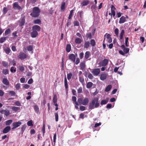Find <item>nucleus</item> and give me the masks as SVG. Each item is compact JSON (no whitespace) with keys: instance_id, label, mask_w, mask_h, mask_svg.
<instances>
[{"instance_id":"1","label":"nucleus","mask_w":146,"mask_h":146,"mask_svg":"<svg viewBox=\"0 0 146 146\" xmlns=\"http://www.w3.org/2000/svg\"><path fill=\"white\" fill-rule=\"evenodd\" d=\"M72 100L74 103H75V108L78 110L79 108L78 106L79 105H82L86 106L89 103V100L88 98L86 97L83 99L82 97H80L78 98L77 101H76V96H73L72 97Z\"/></svg>"},{"instance_id":"2","label":"nucleus","mask_w":146,"mask_h":146,"mask_svg":"<svg viewBox=\"0 0 146 146\" xmlns=\"http://www.w3.org/2000/svg\"><path fill=\"white\" fill-rule=\"evenodd\" d=\"M99 99L98 97H95L90 102L88 106L89 109L92 110L98 108L100 106Z\"/></svg>"},{"instance_id":"3","label":"nucleus","mask_w":146,"mask_h":146,"mask_svg":"<svg viewBox=\"0 0 146 146\" xmlns=\"http://www.w3.org/2000/svg\"><path fill=\"white\" fill-rule=\"evenodd\" d=\"M40 10L39 8L37 7H33L32 9V13H30V15L33 17H37L40 15Z\"/></svg>"},{"instance_id":"4","label":"nucleus","mask_w":146,"mask_h":146,"mask_svg":"<svg viewBox=\"0 0 146 146\" xmlns=\"http://www.w3.org/2000/svg\"><path fill=\"white\" fill-rule=\"evenodd\" d=\"M108 60L106 58H105L102 61L100 62L99 63V67H101L102 66H106L108 63Z\"/></svg>"},{"instance_id":"5","label":"nucleus","mask_w":146,"mask_h":146,"mask_svg":"<svg viewBox=\"0 0 146 146\" xmlns=\"http://www.w3.org/2000/svg\"><path fill=\"white\" fill-rule=\"evenodd\" d=\"M22 124V122L20 121L17 122H14L12 124L13 127L12 128V129L14 130L20 126Z\"/></svg>"},{"instance_id":"6","label":"nucleus","mask_w":146,"mask_h":146,"mask_svg":"<svg viewBox=\"0 0 146 146\" xmlns=\"http://www.w3.org/2000/svg\"><path fill=\"white\" fill-rule=\"evenodd\" d=\"M28 57V56L27 55L22 52H20L18 56L19 58L21 60L27 58Z\"/></svg>"},{"instance_id":"7","label":"nucleus","mask_w":146,"mask_h":146,"mask_svg":"<svg viewBox=\"0 0 146 146\" xmlns=\"http://www.w3.org/2000/svg\"><path fill=\"white\" fill-rule=\"evenodd\" d=\"M100 72V68H94L92 70V73L94 76H97L99 74Z\"/></svg>"},{"instance_id":"8","label":"nucleus","mask_w":146,"mask_h":146,"mask_svg":"<svg viewBox=\"0 0 146 146\" xmlns=\"http://www.w3.org/2000/svg\"><path fill=\"white\" fill-rule=\"evenodd\" d=\"M13 7L15 10H20L22 9V8L18 4V3L17 2H15L13 4Z\"/></svg>"},{"instance_id":"9","label":"nucleus","mask_w":146,"mask_h":146,"mask_svg":"<svg viewBox=\"0 0 146 146\" xmlns=\"http://www.w3.org/2000/svg\"><path fill=\"white\" fill-rule=\"evenodd\" d=\"M0 113L1 114H4V115L6 116H8L10 114V111L8 110H1L0 111Z\"/></svg>"},{"instance_id":"10","label":"nucleus","mask_w":146,"mask_h":146,"mask_svg":"<svg viewBox=\"0 0 146 146\" xmlns=\"http://www.w3.org/2000/svg\"><path fill=\"white\" fill-rule=\"evenodd\" d=\"M68 57L69 59L71 61H72L73 62H75L76 57L74 54H70L68 56Z\"/></svg>"},{"instance_id":"11","label":"nucleus","mask_w":146,"mask_h":146,"mask_svg":"<svg viewBox=\"0 0 146 146\" xmlns=\"http://www.w3.org/2000/svg\"><path fill=\"white\" fill-rule=\"evenodd\" d=\"M121 47L125 53L126 54L129 52V48H125L124 45L123 44L121 45Z\"/></svg>"},{"instance_id":"12","label":"nucleus","mask_w":146,"mask_h":146,"mask_svg":"<svg viewBox=\"0 0 146 146\" xmlns=\"http://www.w3.org/2000/svg\"><path fill=\"white\" fill-rule=\"evenodd\" d=\"M40 27L38 25H35L32 27V30L36 31V32L40 31Z\"/></svg>"},{"instance_id":"13","label":"nucleus","mask_w":146,"mask_h":146,"mask_svg":"<svg viewBox=\"0 0 146 146\" xmlns=\"http://www.w3.org/2000/svg\"><path fill=\"white\" fill-rule=\"evenodd\" d=\"M25 23V18L24 17L21 18L19 21V26L21 27L23 26Z\"/></svg>"},{"instance_id":"14","label":"nucleus","mask_w":146,"mask_h":146,"mask_svg":"<svg viewBox=\"0 0 146 146\" xmlns=\"http://www.w3.org/2000/svg\"><path fill=\"white\" fill-rule=\"evenodd\" d=\"M11 130V127L10 126H7L5 127L3 131V133H8Z\"/></svg>"},{"instance_id":"15","label":"nucleus","mask_w":146,"mask_h":146,"mask_svg":"<svg viewBox=\"0 0 146 146\" xmlns=\"http://www.w3.org/2000/svg\"><path fill=\"white\" fill-rule=\"evenodd\" d=\"M80 69L83 70H85L86 68L85 62L84 61L82 62L80 64Z\"/></svg>"},{"instance_id":"16","label":"nucleus","mask_w":146,"mask_h":146,"mask_svg":"<svg viewBox=\"0 0 146 146\" xmlns=\"http://www.w3.org/2000/svg\"><path fill=\"white\" fill-rule=\"evenodd\" d=\"M107 36H106V38L108 42L109 43H110L112 42V39L111 37V35L109 34H107Z\"/></svg>"},{"instance_id":"17","label":"nucleus","mask_w":146,"mask_h":146,"mask_svg":"<svg viewBox=\"0 0 146 146\" xmlns=\"http://www.w3.org/2000/svg\"><path fill=\"white\" fill-rule=\"evenodd\" d=\"M33 31L31 33V36L32 38H35L38 35V33L36 31L32 30Z\"/></svg>"},{"instance_id":"18","label":"nucleus","mask_w":146,"mask_h":146,"mask_svg":"<svg viewBox=\"0 0 146 146\" xmlns=\"http://www.w3.org/2000/svg\"><path fill=\"white\" fill-rule=\"evenodd\" d=\"M126 21V17L124 16H122L119 19V23L120 24H121L124 23Z\"/></svg>"},{"instance_id":"19","label":"nucleus","mask_w":146,"mask_h":146,"mask_svg":"<svg viewBox=\"0 0 146 146\" xmlns=\"http://www.w3.org/2000/svg\"><path fill=\"white\" fill-rule=\"evenodd\" d=\"M89 2L88 0H84L81 3V5L82 6H85L89 4Z\"/></svg>"},{"instance_id":"20","label":"nucleus","mask_w":146,"mask_h":146,"mask_svg":"<svg viewBox=\"0 0 146 146\" xmlns=\"http://www.w3.org/2000/svg\"><path fill=\"white\" fill-rule=\"evenodd\" d=\"M3 49L4 51L7 54H9L11 50L10 48L8 47H4Z\"/></svg>"},{"instance_id":"21","label":"nucleus","mask_w":146,"mask_h":146,"mask_svg":"<svg viewBox=\"0 0 146 146\" xmlns=\"http://www.w3.org/2000/svg\"><path fill=\"white\" fill-rule=\"evenodd\" d=\"M27 49L29 51H31V53H33V49L32 45H30L27 47Z\"/></svg>"},{"instance_id":"22","label":"nucleus","mask_w":146,"mask_h":146,"mask_svg":"<svg viewBox=\"0 0 146 146\" xmlns=\"http://www.w3.org/2000/svg\"><path fill=\"white\" fill-rule=\"evenodd\" d=\"M107 78V75L106 74H103L101 75L100 76V79L101 80H104Z\"/></svg>"},{"instance_id":"23","label":"nucleus","mask_w":146,"mask_h":146,"mask_svg":"<svg viewBox=\"0 0 146 146\" xmlns=\"http://www.w3.org/2000/svg\"><path fill=\"white\" fill-rule=\"evenodd\" d=\"M2 82L4 84L7 85H8L9 84V82L7 78H3L2 81Z\"/></svg>"},{"instance_id":"24","label":"nucleus","mask_w":146,"mask_h":146,"mask_svg":"<svg viewBox=\"0 0 146 146\" xmlns=\"http://www.w3.org/2000/svg\"><path fill=\"white\" fill-rule=\"evenodd\" d=\"M64 86L65 88V89L66 90H67V89L68 88V84L67 83V81L66 79V76L64 77Z\"/></svg>"},{"instance_id":"25","label":"nucleus","mask_w":146,"mask_h":146,"mask_svg":"<svg viewBox=\"0 0 146 146\" xmlns=\"http://www.w3.org/2000/svg\"><path fill=\"white\" fill-rule=\"evenodd\" d=\"M90 45V43L89 41H86L84 44V48H88Z\"/></svg>"},{"instance_id":"26","label":"nucleus","mask_w":146,"mask_h":146,"mask_svg":"<svg viewBox=\"0 0 146 146\" xmlns=\"http://www.w3.org/2000/svg\"><path fill=\"white\" fill-rule=\"evenodd\" d=\"M108 98H107L106 100H102L100 102V104L102 105L106 104L108 102Z\"/></svg>"},{"instance_id":"27","label":"nucleus","mask_w":146,"mask_h":146,"mask_svg":"<svg viewBox=\"0 0 146 146\" xmlns=\"http://www.w3.org/2000/svg\"><path fill=\"white\" fill-rule=\"evenodd\" d=\"M82 42V40L79 38H76L75 39V42L77 44H80Z\"/></svg>"},{"instance_id":"28","label":"nucleus","mask_w":146,"mask_h":146,"mask_svg":"<svg viewBox=\"0 0 146 146\" xmlns=\"http://www.w3.org/2000/svg\"><path fill=\"white\" fill-rule=\"evenodd\" d=\"M71 49V45L70 44H67L66 46V51L68 52H69Z\"/></svg>"},{"instance_id":"29","label":"nucleus","mask_w":146,"mask_h":146,"mask_svg":"<svg viewBox=\"0 0 146 146\" xmlns=\"http://www.w3.org/2000/svg\"><path fill=\"white\" fill-rule=\"evenodd\" d=\"M11 109L13 111L16 112L20 110V108L15 106H12Z\"/></svg>"},{"instance_id":"30","label":"nucleus","mask_w":146,"mask_h":146,"mask_svg":"<svg viewBox=\"0 0 146 146\" xmlns=\"http://www.w3.org/2000/svg\"><path fill=\"white\" fill-rule=\"evenodd\" d=\"M8 38V37H2L0 38V43H2L4 42L6 39Z\"/></svg>"},{"instance_id":"31","label":"nucleus","mask_w":146,"mask_h":146,"mask_svg":"<svg viewBox=\"0 0 146 146\" xmlns=\"http://www.w3.org/2000/svg\"><path fill=\"white\" fill-rule=\"evenodd\" d=\"M93 85V83L91 82H89L86 84V88H91Z\"/></svg>"},{"instance_id":"32","label":"nucleus","mask_w":146,"mask_h":146,"mask_svg":"<svg viewBox=\"0 0 146 146\" xmlns=\"http://www.w3.org/2000/svg\"><path fill=\"white\" fill-rule=\"evenodd\" d=\"M90 44L92 46H94L96 45V43L94 39H92L90 40Z\"/></svg>"},{"instance_id":"33","label":"nucleus","mask_w":146,"mask_h":146,"mask_svg":"<svg viewBox=\"0 0 146 146\" xmlns=\"http://www.w3.org/2000/svg\"><path fill=\"white\" fill-rule=\"evenodd\" d=\"M65 3L63 2L61 5V9L62 11H64L65 9Z\"/></svg>"},{"instance_id":"34","label":"nucleus","mask_w":146,"mask_h":146,"mask_svg":"<svg viewBox=\"0 0 146 146\" xmlns=\"http://www.w3.org/2000/svg\"><path fill=\"white\" fill-rule=\"evenodd\" d=\"M112 88V86L111 85H108L106 88L105 91L106 92L109 91Z\"/></svg>"},{"instance_id":"35","label":"nucleus","mask_w":146,"mask_h":146,"mask_svg":"<svg viewBox=\"0 0 146 146\" xmlns=\"http://www.w3.org/2000/svg\"><path fill=\"white\" fill-rule=\"evenodd\" d=\"M124 33V31L122 29L121 30L120 34V39L121 40L123 38V36Z\"/></svg>"},{"instance_id":"36","label":"nucleus","mask_w":146,"mask_h":146,"mask_svg":"<svg viewBox=\"0 0 146 146\" xmlns=\"http://www.w3.org/2000/svg\"><path fill=\"white\" fill-rule=\"evenodd\" d=\"M107 33L104 36V40L103 41V48L104 49H105L106 48V44L105 43V40L106 39V35Z\"/></svg>"},{"instance_id":"37","label":"nucleus","mask_w":146,"mask_h":146,"mask_svg":"<svg viewBox=\"0 0 146 146\" xmlns=\"http://www.w3.org/2000/svg\"><path fill=\"white\" fill-rule=\"evenodd\" d=\"M90 52L89 51H86L85 53V58L86 59H88L90 56Z\"/></svg>"},{"instance_id":"38","label":"nucleus","mask_w":146,"mask_h":146,"mask_svg":"<svg viewBox=\"0 0 146 146\" xmlns=\"http://www.w3.org/2000/svg\"><path fill=\"white\" fill-rule=\"evenodd\" d=\"M34 109L35 111L37 113H39V108L38 106L37 105H35L34 107Z\"/></svg>"},{"instance_id":"39","label":"nucleus","mask_w":146,"mask_h":146,"mask_svg":"<svg viewBox=\"0 0 146 146\" xmlns=\"http://www.w3.org/2000/svg\"><path fill=\"white\" fill-rule=\"evenodd\" d=\"M13 122L12 120H9L5 121V125H10Z\"/></svg>"},{"instance_id":"40","label":"nucleus","mask_w":146,"mask_h":146,"mask_svg":"<svg viewBox=\"0 0 146 146\" xmlns=\"http://www.w3.org/2000/svg\"><path fill=\"white\" fill-rule=\"evenodd\" d=\"M11 31L10 29H7L5 32V35H6L10 34L11 33Z\"/></svg>"},{"instance_id":"41","label":"nucleus","mask_w":146,"mask_h":146,"mask_svg":"<svg viewBox=\"0 0 146 146\" xmlns=\"http://www.w3.org/2000/svg\"><path fill=\"white\" fill-rule=\"evenodd\" d=\"M27 127V125L25 124L23 125L22 126V127L21 128V131L23 133Z\"/></svg>"},{"instance_id":"42","label":"nucleus","mask_w":146,"mask_h":146,"mask_svg":"<svg viewBox=\"0 0 146 146\" xmlns=\"http://www.w3.org/2000/svg\"><path fill=\"white\" fill-rule=\"evenodd\" d=\"M10 71L12 72H15L16 71V68L14 66H12L10 69Z\"/></svg>"},{"instance_id":"43","label":"nucleus","mask_w":146,"mask_h":146,"mask_svg":"<svg viewBox=\"0 0 146 146\" xmlns=\"http://www.w3.org/2000/svg\"><path fill=\"white\" fill-rule=\"evenodd\" d=\"M41 21L39 19H36L34 21L33 23L34 24H39L41 23Z\"/></svg>"},{"instance_id":"44","label":"nucleus","mask_w":146,"mask_h":146,"mask_svg":"<svg viewBox=\"0 0 146 146\" xmlns=\"http://www.w3.org/2000/svg\"><path fill=\"white\" fill-rule=\"evenodd\" d=\"M86 36L87 38H88L89 39H91L92 38V34L91 33H87L86 35Z\"/></svg>"},{"instance_id":"45","label":"nucleus","mask_w":146,"mask_h":146,"mask_svg":"<svg viewBox=\"0 0 146 146\" xmlns=\"http://www.w3.org/2000/svg\"><path fill=\"white\" fill-rule=\"evenodd\" d=\"M3 65L5 67H7L8 66V64L7 62L5 61H3L2 63Z\"/></svg>"},{"instance_id":"46","label":"nucleus","mask_w":146,"mask_h":146,"mask_svg":"<svg viewBox=\"0 0 146 146\" xmlns=\"http://www.w3.org/2000/svg\"><path fill=\"white\" fill-rule=\"evenodd\" d=\"M9 93V94L12 96H15L16 94L15 92L13 91H10Z\"/></svg>"},{"instance_id":"47","label":"nucleus","mask_w":146,"mask_h":146,"mask_svg":"<svg viewBox=\"0 0 146 146\" xmlns=\"http://www.w3.org/2000/svg\"><path fill=\"white\" fill-rule=\"evenodd\" d=\"M72 76V74L71 73H69L67 74V78L68 80H69L71 78Z\"/></svg>"},{"instance_id":"48","label":"nucleus","mask_w":146,"mask_h":146,"mask_svg":"<svg viewBox=\"0 0 146 146\" xmlns=\"http://www.w3.org/2000/svg\"><path fill=\"white\" fill-rule=\"evenodd\" d=\"M19 70L21 72H23L25 70V68L23 66H19Z\"/></svg>"},{"instance_id":"49","label":"nucleus","mask_w":146,"mask_h":146,"mask_svg":"<svg viewBox=\"0 0 146 146\" xmlns=\"http://www.w3.org/2000/svg\"><path fill=\"white\" fill-rule=\"evenodd\" d=\"M27 125L28 126H33V121L32 120L29 121L27 123Z\"/></svg>"},{"instance_id":"50","label":"nucleus","mask_w":146,"mask_h":146,"mask_svg":"<svg viewBox=\"0 0 146 146\" xmlns=\"http://www.w3.org/2000/svg\"><path fill=\"white\" fill-rule=\"evenodd\" d=\"M53 103H55L57 102V98L56 96V95H54V96L53 99Z\"/></svg>"},{"instance_id":"51","label":"nucleus","mask_w":146,"mask_h":146,"mask_svg":"<svg viewBox=\"0 0 146 146\" xmlns=\"http://www.w3.org/2000/svg\"><path fill=\"white\" fill-rule=\"evenodd\" d=\"M79 80L80 82L82 84L84 82V79L83 77H79Z\"/></svg>"},{"instance_id":"52","label":"nucleus","mask_w":146,"mask_h":146,"mask_svg":"<svg viewBox=\"0 0 146 146\" xmlns=\"http://www.w3.org/2000/svg\"><path fill=\"white\" fill-rule=\"evenodd\" d=\"M73 10H71L70 11V14L68 16V19H70L72 17V15H73Z\"/></svg>"},{"instance_id":"53","label":"nucleus","mask_w":146,"mask_h":146,"mask_svg":"<svg viewBox=\"0 0 146 146\" xmlns=\"http://www.w3.org/2000/svg\"><path fill=\"white\" fill-rule=\"evenodd\" d=\"M42 131L43 132V135H44L45 132V124H43L42 127Z\"/></svg>"},{"instance_id":"54","label":"nucleus","mask_w":146,"mask_h":146,"mask_svg":"<svg viewBox=\"0 0 146 146\" xmlns=\"http://www.w3.org/2000/svg\"><path fill=\"white\" fill-rule=\"evenodd\" d=\"M8 10L6 7H4L3 10V14H5L7 12Z\"/></svg>"},{"instance_id":"55","label":"nucleus","mask_w":146,"mask_h":146,"mask_svg":"<svg viewBox=\"0 0 146 146\" xmlns=\"http://www.w3.org/2000/svg\"><path fill=\"white\" fill-rule=\"evenodd\" d=\"M2 72L5 75H6L9 73L8 70L7 69L3 70L2 71Z\"/></svg>"},{"instance_id":"56","label":"nucleus","mask_w":146,"mask_h":146,"mask_svg":"<svg viewBox=\"0 0 146 146\" xmlns=\"http://www.w3.org/2000/svg\"><path fill=\"white\" fill-rule=\"evenodd\" d=\"M55 116V119L56 121H58V114L57 113H55L54 114Z\"/></svg>"},{"instance_id":"57","label":"nucleus","mask_w":146,"mask_h":146,"mask_svg":"<svg viewBox=\"0 0 146 146\" xmlns=\"http://www.w3.org/2000/svg\"><path fill=\"white\" fill-rule=\"evenodd\" d=\"M21 87V84L20 83H17L16 84L15 87L17 90H19Z\"/></svg>"},{"instance_id":"58","label":"nucleus","mask_w":146,"mask_h":146,"mask_svg":"<svg viewBox=\"0 0 146 146\" xmlns=\"http://www.w3.org/2000/svg\"><path fill=\"white\" fill-rule=\"evenodd\" d=\"M74 26H79V23L78 21H75L74 22Z\"/></svg>"},{"instance_id":"59","label":"nucleus","mask_w":146,"mask_h":146,"mask_svg":"<svg viewBox=\"0 0 146 146\" xmlns=\"http://www.w3.org/2000/svg\"><path fill=\"white\" fill-rule=\"evenodd\" d=\"M91 9L92 11H95V10H96V5H93L91 6Z\"/></svg>"},{"instance_id":"60","label":"nucleus","mask_w":146,"mask_h":146,"mask_svg":"<svg viewBox=\"0 0 146 146\" xmlns=\"http://www.w3.org/2000/svg\"><path fill=\"white\" fill-rule=\"evenodd\" d=\"M80 109L81 111H83L86 110V107L83 106H81L80 107Z\"/></svg>"},{"instance_id":"61","label":"nucleus","mask_w":146,"mask_h":146,"mask_svg":"<svg viewBox=\"0 0 146 146\" xmlns=\"http://www.w3.org/2000/svg\"><path fill=\"white\" fill-rule=\"evenodd\" d=\"M79 15V16L80 18H81L82 17V15L83 14V12L82 11H79L78 12Z\"/></svg>"},{"instance_id":"62","label":"nucleus","mask_w":146,"mask_h":146,"mask_svg":"<svg viewBox=\"0 0 146 146\" xmlns=\"http://www.w3.org/2000/svg\"><path fill=\"white\" fill-rule=\"evenodd\" d=\"M115 33L117 36H118L119 33V29L117 28H116L114 31Z\"/></svg>"},{"instance_id":"63","label":"nucleus","mask_w":146,"mask_h":146,"mask_svg":"<svg viewBox=\"0 0 146 146\" xmlns=\"http://www.w3.org/2000/svg\"><path fill=\"white\" fill-rule=\"evenodd\" d=\"M15 105L17 106H21V103L19 101H17L15 103Z\"/></svg>"},{"instance_id":"64","label":"nucleus","mask_w":146,"mask_h":146,"mask_svg":"<svg viewBox=\"0 0 146 146\" xmlns=\"http://www.w3.org/2000/svg\"><path fill=\"white\" fill-rule=\"evenodd\" d=\"M78 93V94L82 92V88L81 87H80L77 90Z\"/></svg>"}]
</instances>
